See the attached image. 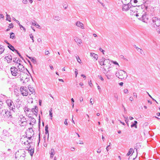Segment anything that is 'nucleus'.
Masks as SVG:
<instances>
[{"mask_svg": "<svg viewBox=\"0 0 160 160\" xmlns=\"http://www.w3.org/2000/svg\"><path fill=\"white\" fill-rule=\"evenodd\" d=\"M22 68L21 69L19 68L18 69L15 67H11L10 71L12 75L14 76H17L18 77L22 74H26L23 72H22L24 69V68L23 66H22Z\"/></svg>", "mask_w": 160, "mask_h": 160, "instance_id": "1", "label": "nucleus"}, {"mask_svg": "<svg viewBox=\"0 0 160 160\" xmlns=\"http://www.w3.org/2000/svg\"><path fill=\"white\" fill-rule=\"evenodd\" d=\"M130 2L131 4H132V6L133 7L130 11H132V12L134 11L133 13H134L136 11H137L136 10V9H137L136 8V6L139 7L142 5L144 3V0H131Z\"/></svg>", "mask_w": 160, "mask_h": 160, "instance_id": "2", "label": "nucleus"}, {"mask_svg": "<svg viewBox=\"0 0 160 160\" xmlns=\"http://www.w3.org/2000/svg\"><path fill=\"white\" fill-rule=\"evenodd\" d=\"M149 23L152 27L156 28L160 26V19L157 17L153 18L149 21Z\"/></svg>", "mask_w": 160, "mask_h": 160, "instance_id": "3", "label": "nucleus"}, {"mask_svg": "<svg viewBox=\"0 0 160 160\" xmlns=\"http://www.w3.org/2000/svg\"><path fill=\"white\" fill-rule=\"evenodd\" d=\"M116 76L121 79L126 78L128 76L127 73L122 70H120L117 71L116 72Z\"/></svg>", "mask_w": 160, "mask_h": 160, "instance_id": "4", "label": "nucleus"}, {"mask_svg": "<svg viewBox=\"0 0 160 160\" xmlns=\"http://www.w3.org/2000/svg\"><path fill=\"white\" fill-rule=\"evenodd\" d=\"M0 115L3 116L4 118H12V112L9 111L6 109L2 110L0 112Z\"/></svg>", "mask_w": 160, "mask_h": 160, "instance_id": "5", "label": "nucleus"}, {"mask_svg": "<svg viewBox=\"0 0 160 160\" xmlns=\"http://www.w3.org/2000/svg\"><path fill=\"white\" fill-rule=\"evenodd\" d=\"M6 102L10 109L14 111L15 108L13 101L10 99H8Z\"/></svg>", "mask_w": 160, "mask_h": 160, "instance_id": "6", "label": "nucleus"}, {"mask_svg": "<svg viewBox=\"0 0 160 160\" xmlns=\"http://www.w3.org/2000/svg\"><path fill=\"white\" fill-rule=\"evenodd\" d=\"M20 91L23 96H27L28 94V92L27 88L25 86H22L20 88Z\"/></svg>", "mask_w": 160, "mask_h": 160, "instance_id": "7", "label": "nucleus"}, {"mask_svg": "<svg viewBox=\"0 0 160 160\" xmlns=\"http://www.w3.org/2000/svg\"><path fill=\"white\" fill-rule=\"evenodd\" d=\"M142 14V15H140L141 17L139 18L138 19L142 20L144 22L147 23L148 19V16L146 14V13L144 12Z\"/></svg>", "mask_w": 160, "mask_h": 160, "instance_id": "8", "label": "nucleus"}, {"mask_svg": "<svg viewBox=\"0 0 160 160\" xmlns=\"http://www.w3.org/2000/svg\"><path fill=\"white\" fill-rule=\"evenodd\" d=\"M27 120L26 118L23 116L21 117V119L19 121V123L20 125L23 126L26 124L27 123Z\"/></svg>", "mask_w": 160, "mask_h": 160, "instance_id": "9", "label": "nucleus"}, {"mask_svg": "<svg viewBox=\"0 0 160 160\" xmlns=\"http://www.w3.org/2000/svg\"><path fill=\"white\" fill-rule=\"evenodd\" d=\"M29 130V131H28V132H27L26 133V137H25L24 138L26 139V138L28 137V138L30 140H31L32 138V136H31V135H29V134L31 133V134H32V136H33L34 134V132L32 130V128H28Z\"/></svg>", "mask_w": 160, "mask_h": 160, "instance_id": "10", "label": "nucleus"}, {"mask_svg": "<svg viewBox=\"0 0 160 160\" xmlns=\"http://www.w3.org/2000/svg\"><path fill=\"white\" fill-rule=\"evenodd\" d=\"M131 7V4H123L122 7V10L123 11H126L128 10Z\"/></svg>", "mask_w": 160, "mask_h": 160, "instance_id": "11", "label": "nucleus"}, {"mask_svg": "<svg viewBox=\"0 0 160 160\" xmlns=\"http://www.w3.org/2000/svg\"><path fill=\"white\" fill-rule=\"evenodd\" d=\"M75 25L82 29L85 28L83 24L80 21H78L77 22L75 23Z\"/></svg>", "mask_w": 160, "mask_h": 160, "instance_id": "12", "label": "nucleus"}, {"mask_svg": "<svg viewBox=\"0 0 160 160\" xmlns=\"http://www.w3.org/2000/svg\"><path fill=\"white\" fill-rule=\"evenodd\" d=\"M31 111L32 112V113L35 115L36 116L37 115L38 113V108L37 106H35L34 108H32Z\"/></svg>", "mask_w": 160, "mask_h": 160, "instance_id": "13", "label": "nucleus"}, {"mask_svg": "<svg viewBox=\"0 0 160 160\" xmlns=\"http://www.w3.org/2000/svg\"><path fill=\"white\" fill-rule=\"evenodd\" d=\"M5 59L7 60L8 63L11 62L12 59V56L9 54H8L7 56L5 57Z\"/></svg>", "mask_w": 160, "mask_h": 160, "instance_id": "14", "label": "nucleus"}, {"mask_svg": "<svg viewBox=\"0 0 160 160\" xmlns=\"http://www.w3.org/2000/svg\"><path fill=\"white\" fill-rule=\"evenodd\" d=\"M31 146H29V147H27L28 148V149L27 150L28 151V152L30 153V155L31 156H32L33 155V154L34 153V148L32 149L31 148L30 149Z\"/></svg>", "mask_w": 160, "mask_h": 160, "instance_id": "15", "label": "nucleus"}, {"mask_svg": "<svg viewBox=\"0 0 160 160\" xmlns=\"http://www.w3.org/2000/svg\"><path fill=\"white\" fill-rule=\"evenodd\" d=\"M74 40L76 42L78 45H79L81 43H82V41L81 39L79 38H78L76 37L74 39Z\"/></svg>", "mask_w": 160, "mask_h": 160, "instance_id": "16", "label": "nucleus"}, {"mask_svg": "<svg viewBox=\"0 0 160 160\" xmlns=\"http://www.w3.org/2000/svg\"><path fill=\"white\" fill-rule=\"evenodd\" d=\"M90 56L91 57L94 58L95 61L97 60L98 58V55L97 54L94 53H90Z\"/></svg>", "mask_w": 160, "mask_h": 160, "instance_id": "17", "label": "nucleus"}, {"mask_svg": "<svg viewBox=\"0 0 160 160\" xmlns=\"http://www.w3.org/2000/svg\"><path fill=\"white\" fill-rule=\"evenodd\" d=\"M30 122L29 123L30 125H32V126H33V125L36 123L35 119L33 118H32V119L30 120Z\"/></svg>", "mask_w": 160, "mask_h": 160, "instance_id": "18", "label": "nucleus"}, {"mask_svg": "<svg viewBox=\"0 0 160 160\" xmlns=\"http://www.w3.org/2000/svg\"><path fill=\"white\" fill-rule=\"evenodd\" d=\"M48 125H46L45 126V134L46 135H47L48 140V139L49 136V133L48 131Z\"/></svg>", "mask_w": 160, "mask_h": 160, "instance_id": "19", "label": "nucleus"}, {"mask_svg": "<svg viewBox=\"0 0 160 160\" xmlns=\"http://www.w3.org/2000/svg\"><path fill=\"white\" fill-rule=\"evenodd\" d=\"M28 88L30 92H31L32 94L34 95L35 92L33 88L30 85L28 86Z\"/></svg>", "mask_w": 160, "mask_h": 160, "instance_id": "20", "label": "nucleus"}, {"mask_svg": "<svg viewBox=\"0 0 160 160\" xmlns=\"http://www.w3.org/2000/svg\"><path fill=\"white\" fill-rule=\"evenodd\" d=\"M104 62L105 65H109L110 62V60L109 59H105L104 58ZM108 66L109 67V66L108 65Z\"/></svg>", "mask_w": 160, "mask_h": 160, "instance_id": "21", "label": "nucleus"}, {"mask_svg": "<svg viewBox=\"0 0 160 160\" xmlns=\"http://www.w3.org/2000/svg\"><path fill=\"white\" fill-rule=\"evenodd\" d=\"M55 151L54 150L53 148H52L51 150V152L50 153V158H52L53 156L55 154Z\"/></svg>", "mask_w": 160, "mask_h": 160, "instance_id": "22", "label": "nucleus"}, {"mask_svg": "<svg viewBox=\"0 0 160 160\" xmlns=\"http://www.w3.org/2000/svg\"><path fill=\"white\" fill-rule=\"evenodd\" d=\"M3 136L7 137H8L9 136V133L6 130L3 131Z\"/></svg>", "mask_w": 160, "mask_h": 160, "instance_id": "23", "label": "nucleus"}, {"mask_svg": "<svg viewBox=\"0 0 160 160\" xmlns=\"http://www.w3.org/2000/svg\"><path fill=\"white\" fill-rule=\"evenodd\" d=\"M8 47L12 51H16L17 50L15 49L13 46L10 44L8 46Z\"/></svg>", "mask_w": 160, "mask_h": 160, "instance_id": "24", "label": "nucleus"}, {"mask_svg": "<svg viewBox=\"0 0 160 160\" xmlns=\"http://www.w3.org/2000/svg\"><path fill=\"white\" fill-rule=\"evenodd\" d=\"M133 152H134V151L133 150V149L131 148L129 149L128 153L127 154V156H129L131 153H132V154Z\"/></svg>", "mask_w": 160, "mask_h": 160, "instance_id": "25", "label": "nucleus"}, {"mask_svg": "<svg viewBox=\"0 0 160 160\" xmlns=\"http://www.w3.org/2000/svg\"><path fill=\"white\" fill-rule=\"evenodd\" d=\"M53 18L54 20L57 21H59L61 20V18L60 17L57 16H54Z\"/></svg>", "mask_w": 160, "mask_h": 160, "instance_id": "26", "label": "nucleus"}, {"mask_svg": "<svg viewBox=\"0 0 160 160\" xmlns=\"http://www.w3.org/2000/svg\"><path fill=\"white\" fill-rule=\"evenodd\" d=\"M4 50V47L2 45H0V54L2 53Z\"/></svg>", "mask_w": 160, "mask_h": 160, "instance_id": "27", "label": "nucleus"}, {"mask_svg": "<svg viewBox=\"0 0 160 160\" xmlns=\"http://www.w3.org/2000/svg\"><path fill=\"white\" fill-rule=\"evenodd\" d=\"M130 0H125L124 2H122L123 4H130L131 2H130Z\"/></svg>", "mask_w": 160, "mask_h": 160, "instance_id": "28", "label": "nucleus"}, {"mask_svg": "<svg viewBox=\"0 0 160 160\" xmlns=\"http://www.w3.org/2000/svg\"><path fill=\"white\" fill-rule=\"evenodd\" d=\"M6 17V20L8 21L9 22H11V18L10 16L9 15L7 14Z\"/></svg>", "mask_w": 160, "mask_h": 160, "instance_id": "29", "label": "nucleus"}, {"mask_svg": "<svg viewBox=\"0 0 160 160\" xmlns=\"http://www.w3.org/2000/svg\"><path fill=\"white\" fill-rule=\"evenodd\" d=\"M10 38L12 39H13L15 38V36L14 35V34L12 32L10 33Z\"/></svg>", "mask_w": 160, "mask_h": 160, "instance_id": "30", "label": "nucleus"}, {"mask_svg": "<svg viewBox=\"0 0 160 160\" xmlns=\"http://www.w3.org/2000/svg\"><path fill=\"white\" fill-rule=\"evenodd\" d=\"M63 7L65 9L67 8L68 5L67 2H65L63 4Z\"/></svg>", "mask_w": 160, "mask_h": 160, "instance_id": "31", "label": "nucleus"}, {"mask_svg": "<svg viewBox=\"0 0 160 160\" xmlns=\"http://www.w3.org/2000/svg\"><path fill=\"white\" fill-rule=\"evenodd\" d=\"M31 61L34 64L36 63V61L35 58L33 57V58H32Z\"/></svg>", "mask_w": 160, "mask_h": 160, "instance_id": "32", "label": "nucleus"}, {"mask_svg": "<svg viewBox=\"0 0 160 160\" xmlns=\"http://www.w3.org/2000/svg\"><path fill=\"white\" fill-rule=\"evenodd\" d=\"M114 98H115V100L116 101H117L118 99V96L117 94H114Z\"/></svg>", "mask_w": 160, "mask_h": 160, "instance_id": "33", "label": "nucleus"}, {"mask_svg": "<svg viewBox=\"0 0 160 160\" xmlns=\"http://www.w3.org/2000/svg\"><path fill=\"white\" fill-rule=\"evenodd\" d=\"M131 127L132 128L134 127L136 128H137V125H136L135 124V123H134L132 122V124L131 125Z\"/></svg>", "mask_w": 160, "mask_h": 160, "instance_id": "34", "label": "nucleus"}, {"mask_svg": "<svg viewBox=\"0 0 160 160\" xmlns=\"http://www.w3.org/2000/svg\"><path fill=\"white\" fill-rule=\"evenodd\" d=\"M18 58H13V61L15 63H18Z\"/></svg>", "mask_w": 160, "mask_h": 160, "instance_id": "35", "label": "nucleus"}, {"mask_svg": "<svg viewBox=\"0 0 160 160\" xmlns=\"http://www.w3.org/2000/svg\"><path fill=\"white\" fill-rule=\"evenodd\" d=\"M26 142H23V141H22V144H24L25 145H26V144H27V145H28V146L29 147V146H31L30 145V142H28V144H26Z\"/></svg>", "mask_w": 160, "mask_h": 160, "instance_id": "36", "label": "nucleus"}, {"mask_svg": "<svg viewBox=\"0 0 160 160\" xmlns=\"http://www.w3.org/2000/svg\"><path fill=\"white\" fill-rule=\"evenodd\" d=\"M76 58L78 62L80 63H81V60L80 59L79 57L78 56H76Z\"/></svg>", "mask_w": 160, "mask_h": 160, "instance_id": "37", "label": "nucleus"}, {"mask_svg": "<svg viewBox=\"0 0 160 160\" xmlns=\"http://www.w3.org/2000/svg\"><path fill=\"white\" fill-rule=\"evenodd\" d=\"M19 26L20 28H23V29L24 31L25 32L26 31L25 28L22 25L20 24V23H19Z\"/></svg>", "mask_w": 160, "mask_h": 160, "instance_id": "38", "label": "nucleus"}, {"mask_svg": "<svg viewBox=\"0 0 160 160\" xmlns=\"http://www.w3.org/2000/svg\"><path fill=\"white\" fill-rule=\"evenodd\" d=\"M17 53L18 55L21 58H22V59H23V58L22 57V56L20 54V53L18 52V51L17 50H16V51H15Z\"/></svg>", "mask_w": 160, "mask_h": 160, "instance_id": "39", "label": "nucleus"}, {"mask_svg": "<svg viewBox=\"0 0 160 160\" xmlns=\"http://www.w3.org/2000/svg\"><path fill=\"white\" fill-rule=\"evenodd\" d=\"M52 110H51V111H49V115L51 118V119H52Z\"/></svg>", "mask_w": 160, "mask_h": 160, "instance_id": "40", "label": "nucleus"}, {"mask_svg": "<svg viewBox=\"0 0 160 160\" xmlns=\"http://www.w3.org/2000/svg\"><path fill=\"white\" fill-rule=\"evenodd\" d=\"M99 62L100 64L101 65H105L104 61H103Z\"/></svg>", "mask_w": 160, "mask_h": 160, "instance_id": "41", "label": "nucleus"}, {"mask_svg": "<svg viewBox=\"0 0 160 160\" xmlns=\"http://www.w3.org/2000/svg\"><path fill=\"white\" fill-rule=\"evenodd\" d=\"M138 52H139L141 54H142L143 52V51L141 48H139V50H137Z\"/></svg>", "mask_w": 160, "mask_h": 160, "instance_id": "42", "label": "nucleus"}, {"mask_svg": "<svg viewBox=\"0 0 160 160\" xmlns=\"http://www.w3.org/2000/svg\"><path fill=\"white\" fill-rule=\"evenodd\" d=\"M110 145H108L106 149L107 151H108L111 148L110 147Z\"/></svg>", "mask_w": 160, "mask_h": 160, "instance_id": "43", "label": "nucleus"}, {"mask_svg": "<svg viewBox=\"0 0 160 160\" xmlns=\"http://www.w3.org/2000/svg\"><path fill=\"white\" fill-rule=\"evenodd\" d=\"M13 24H12L11 23V24H9V25L8 27L9 28H13Z\"/></svg>", "mask_w": 160, "mask_h": 160, "instance_id": "44", "label": "nucleus"}, {"mask_svg": "<svg viewBox=\"0 0 160 160\" xmlns=\"http://www.w3.org/2000/svg\"><path fill=\"white\" fill-rule=\"evenodd\" d=\"M98 77L102 81H103L104 80V79L101 75H99Z\"/></svg>", "mask_w": 160, "mask_h": 160, "instance_id": "45", "label": "nucleus"}, {"mask_svg": "<svg viewBox=\"0 0 160 160\" xmlns=\"http://www.w3.org/2000/svg\"><path fill=\"white\" fill-rule=\"evenodd\" d=\"M31 109L28 108V107H26L25 109V110H26L27 111H29L30 110H31Z\"/></svg>", "mask_w": 160, "mask_h": 160, "instance_id": "46", "label": "nucleus"}, {"mask_svg": "<svg viewBox=\"0 0 160 160\" xmlns=\"http://www.w3.org/2000/svg\"><path fill=\"white\" fill-rule=\"evenodd\" d=\"M67 120H68L67 119H65L64 122V124L67 125H68V123L67 122Z\"/></svg>", "mask_w": 160, "mask_h": 160, "instance_id": "47", "label": "nucleus"}, {"mask_svg": "<svg viewBox=\"0 0 160 160\" xmlns=\"http://www.w3.org/2000/svg\"><path fill=\"white\" fill-rule=\"evenodd\" d=\"M75 73L76 75V77H77V75L78 74V70L77 69H75Z\"/></svg>", "mask_w": 160, "mask_h": 160, "instance_id": "48", "label": "nucleus"}, {"mask_svg": "<svg viewBox=\"0 0 160 160\" xmlns=\"http://www.w3.org/2000/svg\"><path fill=\"white\" fill-rule=\"evenodd\" d=\"M141 14L139 15V13H136V16L138 17V18H139L141 17L140 16V15H142Z\"/></svg>", "mask_w": 160, "mask_h": 160, "instance_id": "49", "label": "nucleus"}, {"mask_svg": "<svg viewBox=\"0 0 160 160\" xmlns=\"http://www.w3.org/2000/svg\"><path fill=\"white\" fill-rule=\"evenodd\" d=\"M22 2L24 4H26L27 3L28 1L27 0H23Z\"/></svg>", "mask_w": 160, "mask_h": 160, "instance_id": "50", "label": "nucleus"}, {"mask_svg": "<svg viewBox=\"0 0 160 160\" xmlns=\"http://www.w3.org/2000/svg\"><path fill=\"white\" fill-rule=\"evenodd\" d=\"M124 92L125 93H128V89H125L124 90Z\"/></svg>", "mask_w": 160, "mask_h": 160, "instance_id": "51", "label": "nucleus"}, {"mask_svg": "<svg viewBox=\"0 0 160 160\" xmlns=\"http://www.w3.org/2000/svg\"><path fill=\"white\" fill-rule=\"evenodd\" d=\"M112 62L113 64H114L115 65H118V63L116 61H113Z\"/></svg>", "mask_w": 160, "mask_h": 160, "instance_id": "52", "label": "nucleus"}, {"mask_svg": "<svg viewBox=\"0 0 160 160\" xmlns=\"http://www.w3.org/2000/svg\"><path fill=\"white\" fill-rule=\"evenodd\" d=\"M99 50L101 52H102L103 53V54H104V50H102V49L101 48H99Z\"/></svg>", "mask_w": 160, "mask_h": 160, "instance_id": "53", "label": "nucleus"}, {"mask_svg": "<svg viewBox=\"0 0 160 160\" xmlns=\"http://www.w3.org/2000/svg\"><path fill=\"white\" fill-rule=\"evenodd\" d=\"M133 95L134 97L136 98H137V93H135V92L133 93Z\"/></svg>", "mask_w": 160, "mask_h": 160, "instance_id": "54", "label": "nucleus"}, {"mask_svg": "<svg viewBox=\"0 0 160 160\" xmlns=\"http://www.w3.org/2000/svg\"><path fill=\"white\" fill-rule=\"evenodd\" d=\"M34 22H32V25L33 26H36V22L35 21H34Z\"/></svg>", "mask_w": 160, "mask_h": 160, "instance_id": "55", "label": "nucleus"}, {"mask_svg": "<svg viewBox=\"0 0 160 160\" xmlns=\"http://www.w3.org/2000/svg\"><path fill=\"white\" fill-rule=\"evenodd\" d=\"M19 65L20 66H18V68H19L21 69L22 68V66H23L22 65H21V64L20 63H19Z\"/></svg>", "mask_w": 160, "mask_h": 160, "instance_id": "56", "label": "nucleus"}, {"mask_svg": "<svg viewBox=\"0 0 160 160\" xmlns=\"http://www.w3.org/2000/svg\"><path fill=\"white\" fill-rule=\"evenodd\" d=\"M49 52L48 51H45V54L46 55H48V54H49Z\"/></svg>", "mask_w": 160, "mask_h": 160, "instance_id": "57", "label": "nucleus"}, {"mask_svg": "<svg viewBox=\"0 0 160 160\" xmlns=\"http://www.w3.org/2000/svg\"><path fill=\"white\" fill-rule=\"evenodd\" d=\"M92 98H91L90 100V103H91L92 105L93 104V101L92 100Z\"/></svg>", "mask_w": 160, "mask_h": 160, "instance_id": "58", "label": "nucleus"}, {"mask_svg": "<svg viewBox=\"0 0 160 160\" xmlns=\"http://www.w3.org/2000/svg\"><path fill=\"white\" fill-rule=\"evenodd\" d=\"M101 152V150L99 148L98 149V150L97 151V152L98 153H100Z\"/></svg>", "mask_w": 160, "mask_h": 160, "instance_id": "59", "label": "nucleus"}, {"mask_svg": "<svg viewBox=\"0 0 160 160\" xmlns=\"http://www.w3.org/2000/svg\"><path fill=\"white\" fill-rule=\"evenodd\" d=\"M29 35H30V38L31 39L33 38V36L32 35V34H30Z\"/></svg>", "mask_w": 160, "mask_h": 160, "instance_id": "60", "label": "nucleus"}, {"mask_svg": "<svg viewBox=\"0 0 160 160\" xmlns=\"http://www.w3.org/2000/svg\"><path fill=\"white\" fill-rule=\"evenodd\" d=\"M134 47L136 48V49L137 50H138L140 48H138V47H137L136 45H135L134 46Z\"/></svg>", "mask_w": 160, "mask_h": 160, "instance_id": "61", "label": "nucleus"}, {"mask_svg": "<svg viewBox=\"0 0 160 160\" xmlns=\"http://www.w3.org/2000/svg\"><path fill=\"white\" fill-rule=\"evenodd\" d=\"M4 17L2 14H0V18H3Z\"/></svg>", "mask_w": 160, "mask_h": 160, "instance_id": "62", "label": "nucleus"}, {"mask_svg": "<svg viewBox=\"0 0 160 160\" xmlns=\"http://www.w3.org/2000/svg\"><path fill=\"white\" fill-rule=\"evenodd\" d=\"M129 100L131 101H132L133 100V98L132 97H131L129 98Z\"/></svg>", "mask_w": 160, "mask_h": 160, "instance_id": "63", "label": "nucleus"}, {"mask_svg": "<svg viewBox=\"0 0 160 160\" xmlns=\"http://www.w3.org/2000/svg\"><path fill=\"white\" fill-rule=\"evenodd\" d=\"M75 150V148H71V150L72 151H74Z\"/></svg>", "mask_w": 160, "mask_h": 160, "instance_id": "64", "label": "nucleus"}]
</instances>
